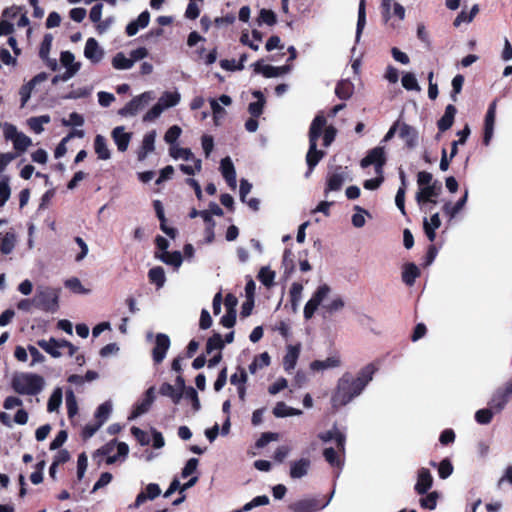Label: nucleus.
Listing matches in <instances>:
<instances>
[{"instance_id":"obj_18","label":"nucleus","mask_w":512,"mask_h":512,"mask_svg":"<svg viewBox=\"0 0 512 512\" xmlns=\"http://www.w3.org/2000/svg\"><path fill=\"white\" fill-rule=\"evenodd\" d=\"M254 70L266 78H273L287 74L291 70V67L289 65L275 67L272 65H262L261 62H256L254 64Z\"/></svg>"},{"instance_id":"obj_26","label":"nucleus","mask_w":512,"mask_h":512,"mask_svg":"<svg viewBox=\"0 0 512 512\" xmlns=\"http://www.w3.org/2000/svg\"><path fill=\"white\" fill-rule=\"evenodd\" d=\"M62 342L63 340H56L55 338H50L49 340H39L37 344L52 357L59 358L62 355V353L60 352V349L63 348Z\"/></svg>"},{"instance_id":"obj_45","label":"nucleus","mask_w":512,"mask_h":512,"mask_svg":"<svg viewBox=\"0 0 512 512\" xmlns=\"http://www.w3.org/2000/svg\"><path fill=\"white\" fill-rule=\"evenodd\" d=\"M366 25L365 0H360L358 8V20L356 27V42H359L363 29Z\"/></svg>"},{"instance_id":"obj_1","label":"nucleus","mask_w":512,"mask_h":512,"mask_svg":"<svg viewBox=\"0 0 512 512\" xmlns=\"http://www.w3.org/2000/svg\"><path fill=\"white\" fill-rule=\"evenodd\" d=\"M376 368L373 364H368L360 370L357 377L350 373H344L337 381L336 389L331 397V403L334 408H339L350 403L358 397L370 381Z\"/></svg>"},{"instance_id":"obj_50","label":"nucleus","mask_w":512,"mask_h":512,"mask_svg":"<svg viewBox=\"0 0 512 512\" xmlns=\"http://www.w3.org/2000/svg\"><path fill=\"white\" fill-rule=\"evenodd\" d=\"M457 135L460 137L458 141H453L451 145L450 159H453L458 153V145H463L470 135V128L465 125L463 130L459 131Z\"/></svg>"},{"instance_id":"obj_48","label":"nucleus","mask_w":512,"mask_h":512,"mask_svg":"<svg viewBox=\"0 0 512 512\" xmlns=\"http://www.w3.org/2000/svg\"><path fill=\"white\" fill-rule=\"evenodd\" d=\"M62 397H63L62 389L59 387L54 389V391L52 392V394L49 397V400L47 403V410L49 412L57 411L59 409V407L61 406Z\"/></svg>"},{"instance_id":"obj_24","label":"nucleus","mask_w":512,"mask_h":512,"mask_svg":"<svg viewBox=\"0 0 512 512\" xmlns=\"http://www.w3.org/2000/svg\"><path fill=\"white\" fill-rule=\"evenodd\" d=\"M131 133H127L124 131L123 126L115 127L112 131V138L118 148L119 151L124 152L127 150L130 140Z\"/></svg>"},{"instance_id":"obj_54","label":"nucleus","mask_w":512,"mask_h":512,"mask_svg":"<svg viewBox=\"0 0 512 512\" xmlns=\"http://www.w3.org/2000/svg\"><path fill=\"white\" fill-rule=\"evenodd\" d=\"M259 281L266 287H270L274 283L275 272L269 267H262L258 273Z\"/></svg>"},{"instance_id":"obj_16","label":"nucleus","mask_w":512,"mask_h":512,"mask_svg":"<svg viewBox=\"0 0 512 512\" xmlns=\"http://www.w3.org/2000/svg\"><path fill=\"white\" fill-rule=\"evenodd\" d=\"M84 56L93 64H98L104 57V50L94 38H88L84 47Z\"/></svg>"},{"instance_id":"obj_21","label":"nucleus","mask_w":512,"mask_h":512,"mask_svg":"<svg viewBox=\"0 0 512 512\" xmlns=\"http://www.w3.org/2000/svg\"><path fill=\"white\" fill-rule=\"evenodd\" d=\"M220 170L227 184L232 189H235L237 185L236 171L230 157H225L221 160Z\"/></svg>"},{"instance_id":"obj_35","label":"nucleus","mask_w":512,"mask_h":512,"mask_svg":"<svg viewBox=\"0 0 512 512\" xmlns=\"http://www.w3.org/2000/svg\"><path fill=\"white\" fill-rule=\"evenodd\" d=\"M162 396L169 397L174 404H178L183 398V391H179L175 386L169 383H163L159 388Z\"/></svg>"},{"instance_id":"obj_2","label":"nucleus","mask_w":512,"mask_h":512,"mask_svg":"<svg viewBox=\"0 0 512 512\" xmlns=\"http://www.w3.org/2000/svg\"><path fill=\"white\" fill-rule=\"evenodd\" d=\"M326 118L319 114L317 115L309 128V149L306 154V163L308 165V172L306 177L310 175L315 166L325 156V152L317 149V141L323 134V145L329 147L336 137V129L333 126H326Z\"/></svg>"},{"instance_id":"obj_27","label":"nucleus","mask_w":512,"mask_h":512,"mask_svg":"<svg viewBox=\"0 0 512 512\" xmlns=\"http://www.w3.org/2000/svg\"><path fill=\"white\" fill-rule=\"evenodd\" d=\"M150 21V14L148 11H143L136 20L131 21L126 27L128 36H134L140 29L148 26Z\"/></svg>"},{"instance_id":"obj_3","label":"nucleus","mask_w":512,"mask_h":512,"mask_svg":"<svg viewBox=\"0 0 512 512\" xmlns=\"http://www.w3.org/2000/svg\"><path fill=\"white\" fill-rule=\"evenodd\" d=\"M331 292L332 289L328 284H321L317 287L304 306L303 314L306 320L311 319L319 307H321L323 313L329 315L337 313L344 308L345 302L343 298L338 294L330 297Z\"/></svg>"},{"instance_id":"obj_22","label":"nucleus","mask_w":512,"mask_h":512,"mask_svg":"<svg viewBox=\"0 0 512 512\" xmlns=\"http://www.w3.org/2000/svg\"><path fill=\"white\" fill-rule=\"evenodd\" d=\"M154 391H155L154 387H150L146 391L145 398L135 406L129 419H135V418L141 416L142 414L146 413L150 409V407L155 399Z\"/></svg>"},{"instance_id":"obj_20","label":"nucleus","mask_w":512,"mask_h":512,"mask_svg":"<svg viewBox=\"0 0 512 512\" xmlns=\"http://www.w3.org/2000/svg\"><path fill=\"white\" fill-rule=\"evenodd\" d=\"M433 477L427 468H421L418 471L417 482L415 484V491L424 495L432 487Z\"/></svg>"},{"instance_id":"obj_17","label":"nucleus","mask_w":512,"mask_h":512,"mask_svg":"<svg viewBox=\"0 0 512 512\" xmlns=\"http://www.w3.org/2000/svg\"><path fill=\"white\" fill-rule=\"evenodd\" d=\"M318 437L324 443L335 440L336 448L342 453H345L346 436L343 432L338 430L336 426L331 430L320 433Z\"/></svg>"},{"instance_id":"obj_29","label":"nucleus","mask_w":512,"mask_h":512,"mask_svg":"<svg viewBox=\"0 0 512 512\" xmlns=\"http://www.w3.org/2000/svg\"><path fill=\"white\" fill-rule=\"evenodd\" d=\"M310 460L307 458H301L297 461H293L290 464V476L293 479H299L307 475L309 467H310Z\"/></svg>"},{"instance_id":"obj_7","label":"nucleus","mask_w":512,"mask_h":512,"mask_svg":"<svg viewBox=\"0 0 512 512\" xmlns=\"http://www.w3.org/2000/svg\"><path fill=\"white\" fill-rule=\"evenodd\" d=\"M3 134L6 140L13 142V147L19 152H24L32 144L31 139L24 133L18 131L13 124L5 123L3 126Z\"/></svg>"},{"instance_id":"obj_38","label":"nucleus","mask_w":512,"mask_h":512,"mask_svg":"<svg viewBox=\"0 0 512 512\" xmlns=\"http://www.w3.org/2000/svg\"><path fill=\"white\" fill-rule=\"evenodd\" d=\"M16 245V235L14 232H7L0 238V251L2 254H10Z\"/></svg>"},{"instance_id":"obj_60","label":"nucleus","mask_w":512,"mask_h":512,"mask_svg":"<svg viewBox=\"0 0 512 512\" xmlns=\"http://www.w3.org/2000/svg\"><path fill=\"white\" fill-rule=\"evenodd\" d=\"M263 23H265L269 26H272L276 23V15L272 10H268V9L260 10L258 24L261 25Z\"/></svg>"},{"instance_id":"obj_64","label":"nucleus","mask_w":512,"mask_h":512,"mask_svg":"<svg viewBox=\"0 0 512 512\" xmlns=\"http://www.w3.org/2000/svg\"><path fill=\"white\" fill-rule=\"evenodd\" d=\"M60 62L66 68H73L76 65H81L80 62L75 61V56L70 51H63L60 55Z\"/></svg>"},{"instance_id":"obj_6","label":"nucleus","mask_w":512,"mask_h":512,"mask_svg":"<svg viewBox=\"0 0 512 512\" xmlns=\"http://www.w3.org/2000/svg\"><path fill=\"white\" fill-rule=\"evenodd\" d=\"M155 98L153 91H146L142 94L135 96L123 108L118 111V114L123 117H133L141 112L153 99Z\"/></svg>"},{"instance_id":"obj_51","label":"nucleus","mask_w":512,"mask_h":512,"mask_svg":"<svg viewBox=\"0 0 512 512\" xmlns=\"http://www.w3.org/2000/svg\"><path fill=\"white\" fill-rule=\"evenodd\" d=\"M11 195V188L9 185V177L3 176L0 179V207L4 206L9 200Z\"/></svg>"},{"instance_id":"obj_23","label":"nucleus","mask_w":512,"mask_h":512,"mask_svg":"<svg viewBox=\"0 0 512 512\" xmlns=\"http://www.w3.org/2000/svg\"><path fill=\"white\" fill-rule=\"evenodd\" d=\"M300 350V344L287 346L286 354L283 359V367L285 371L290 372L295 368L300 355Z\"/></svg>"},{"instance_id":"obj_28","label":"nucleus","mask_w":512,"mask_h":512,"mask_svg":"<svg viewBox=\"0 0 512 512\" xmlns=\"http://www.w3.org/2000/svg\"><path fill=\"white\" fill-rule=\"evenodd\" d=\"M341 365L340 357L337 355L330 356L325 360H315L310 363V369L313 371H324L327 369L337 368Z\"/></svg>"},{"instance_id":"obj_11","label":"nucleus","mask_w":512,"mask_h":512,"mask_svg":"<svg viewBox=\"0 0 512 512\" xmlns=\"http://www.w3.org/2000/svg\"><path fill=\"white\" fill-rule=\"evenodd\" d=\"M442 191V185L439 181L435 180L431 185L419 188L416 193V201L422 206L426 203L436 204L435 197H438Z\"/></svg>"},{"instance_id":"obj_34","label":"nucleus","mask_w":512,"mask_h":512,"mask_svg":"<svg viewBox=\"0 0 512 512\" xmlns=\"http://www.w3.org/2000/svg\"><path fill=\"white\" fill-rule=\"evenodd\" d=\"M156 257L165 264L174 266L175 268H179L183 262L182 255L179 251H164L160 254H156Z\"/></svg>"},{"instance_id":"obj_12","label":"nucleus","mask_w":512,"mask_h":512,"mask_svg":"<svg viewBox=\"0 0 512 512\" xmlns=\"http://www.w3.org/2000/svg\"><path fill=\"white\" fill-rule=\"evenodd\" d=\"M209 103L211 106L214 123L219 125L226 115V111L223 106L231 105L232 99L228 95H221L219 99L211 98Z\"/></svg>"},{"instance_id":"obj_13","label":"nucleus","mask_w":512,"mask_h":512,"mask_svg":"<svg viewBox=\"0 0 512 512\" xmlns=\"http://www.w3.org/2000/svg\"><path fill=\"white\" fill-rule=\"evenodd\" d=\"M169 347V336L163 333H158L155 337V346L152 350V357L156 364H159L164 360Z\"/></svg>"},{"instance_id":"obj_39","label":"nucleus","mask_w":512,"mask_h":512,"mask_svg":"<svg viewBox=\"0 0 512 512\" xmlns=\"http://www.w3.org/2000/svg\"><path fill=\"white\" fill-rule=\"evenodd\" d=\"M340 454H343L338 449H334L332 447L326 448L323 451V456L325 460L333 467H337L341 469L343 465V460L341 459Z\"/></svg>"},{"instance_id":"obj_25","label":"nucleus","mask_w":512,"mask_h":512,"mask_svg":"<svg viewBox=\"0 0 512 512\" xmlns=\"http://www.w3.org/2000/svg\"><path fill=\"white\" fill-rule=\"evenodd\" d=\"M161 494V489L158 484L150 483L146 486L145 490L140 492L135 500L134 506L137 508L146 500H153Z\"/></svg>"},{"instance_id":"obj_15","label":"nucleus","mask_w":512,"mask_h":512,"mask_svg":"<svg viewBox=\"0 0 512 512\" xmlns=\"http://www.w3.org/2000/svg\"><path fill=\"white\" fill-rule=\"evenodd\" d=\"M495 118H496V101H493L488 107V110H487V113L485 116V121H484L483 143L486 146H488L490 144V141L493 137Z\"/></svg>"},{"instance_id":"obj_49","label":"nucleus","mask_w":512,"mask_h":512,"mask_svg":"<svg viewBox=\"0 0 512 512\" xmlns=\"http://www.w3.org/2000/svg\"><path fill=\"white\" fill-rule=\"evenodd\" d=\"M50 122V116L49 115H41L38 117H32L28 120L29 127L37 134H40L43 132L44 124H48Z\"/></svg>"},{"instance_id":"obj_30","label":"nucleus","mask_w":512,"mask_h":512,"mask_svg":"<svg viewBox=\"0 0 512 512\" xmlns=\"http://www.w3.org/2000/svg\"><path fill=\"white\" fill-rule=\"evenodd\" d=\"M456 112L457 110L454 105L449 104L446 106L444 115L439 119L437 123L439 132H444L452 127Z\"/></svg>"},{"instance_id":"obj_44","label":"nucleus","mask_w":512,"mask_h":512,"mask_svg":"<svg viewBox=\"0 0 512 512\" xmlns=\"http://www.w3.org/2000/svg\"><path fill=\"white\" fill-rule=\"evenodd\" d=\"M253 96L258 100L256 102L250 103L248 110L253 117H259L262 114L265 100L260 91H254Z\"/></svg>"},{"instance_id":"obj_56","label":"nucleus","mask_w":512,"mask_h":512,"mask_svg":"<svg viewBox=\"0 0 512 512\" xmlns=\"http://www.w3.org/2000/svg\"><path fill=\"white\" fill-rule=\"evenodd\" d=\"M402 86L406 89V90H414V91H420L421 88L418 84V81L415 77V75L413 73H405L402 77Z\"/></svg>"},{"instance_id":"obj_43","label":"nucleus","mask_w":512,"mask_h":512,"mask_svg":"<svg viewBox=\"0 0 512 512\" xmlns=\"http://www.w3.org/2000/svg\"><path fill=\"white\" fill-rule=\"evenodd\" d=\"M335 94L342 100L349 99L353 94V84L347 80L340 81L335 88Z\"/></svg>"},{"instance_id":"obj_19","label":"nucleus","mask_w":512,"mask_h":512,"mask_svg":"<svg viewBox=\"0 0 512 512\" xmlns=\"http://www.w3.org/2000/svg\"><path fill=\"white\" fill-rule=\"evenodd\" d=\"M398 135L402 140L405 141L406 145L409 148H414L418 143L417 130L414 127H412L406 123H401L400 121H399Z\"/></svg>"},{"instance_id":"obj_33","label":"nucleus","mask_w":512,"mask_h":512,"mask_svg":"<svg viewBox=\"0 0 512 512\" xmlns=\"http://www.w3.org/2000/svg\"><path fill=\"white\" fill-rule=\"evenodd\" d=\"M94 149L98 158L101 160H108L111 158V152L108 148L106 139L102 135H97L94 140Z\"/></svg>"},{"instance_id":"obj_58","label":"nucleus","mask_w":512,"mask_h":512,"mask_svg":"<svg viewBox=\"0 0 512 512\" xmlns=\"http://www.w3.org/2000/svg\"><path fill=\"white\" fill-rule=\"evenodd\" d=\"M65 287L78 294H88L89 290L84 288L80 280L76 277L69 278L65 281Z\"/></svg>"},{"instance_id":"obj_40","label":"nucleus","mask_w":512,"mask_h":512,"mask_svg":"<svg viewBox=\"0 0 512 512\" xmlns=\"http://www.w3.org/2000/svg\"><path fill=\"white\" fill-rule=\"evenodd\" d=\"M156 132L151 131L147 133L142 141L141 151L139 152V159H144L148 153L152 152L155 148Z\"/></svg>"},{"instance_id":"obj_14","label":"nucleus","mask_w":512,"mask_h":512,"mask_svg":"<svg viewBox=\"0 0 512 512\" xmlns=\"http://www.w3.org/2000/svg\"><path fill=\"white\" fill-rule=\"evenodd\" d=\"M328 505V502L320 504L315 498H305L292 503L289 509L293 512H316Z\"/></svg>"},{"instance_id":"obj_9","label":"nucleus","mask_w":512,"mask_h":512,"mask_svg":"<svg viewBox=\"0 0 512 512\" xmlns=\"http://www.w3.org/2000/svg\"><path fill=\"white\" fill-rule=\"evenodd\" d=\"M512 397V381L499 387L492 394L488 405L497 414L500 413Z\"/></svg>"},{"instance_id":"obj_46","label":"nucleus","mask_w":512,"mask_h":512,"mask_svg":"<svg viewBox=\"0 0 512 512\" xmlns=\"http://www.w3.org/2000/svg\"><path fill=\"white\" fill-rule=\"evenodd\" d=\"M112 66L117 70H128L133 67V60L127 58L124 53H117L112 59Z\"/></svg>"},{"instance_id":"obj_4","label":"nucleus","mask_w":512,"mask_h":512,"mask_svg":"<svg viewBox=\"0 0 512 512\" xmlns=\"http://www.w3.org/2000/svg\"><path fill=\"white\" fill-rule=\"evenodd\" d=\"M44 386V378L35 373H17L11 380L12 389L20 395L35 396L44 389Z\"/></svg>"},{"instance_id":"obj_31","label":"nucleus","mask_w":512,"mask_h":512,"mask_svg":"<svg viewBox=\"0 0 512 512\" xmlns=\"http://www.w3.org/2000/svg\"><path fill=\"white\" fill-rule=\"evenodd\" d=\"M468 199V191L466 190L463 197L459 199L454 205L451 202H446L443 205V212L453 219L465 206Z\"/></svg>"},{"instance_id":"obj_53","label":"nucleus","mask_w":512,"mask_h":512,"mask_svg":"<svg viewBox=\"0 0 512 512\" xmlns=\"http://www.w3.org/2000/svg\"><path fill=\"white\" fill-rule=\"evenodd\" d=\"M170 155L175 159H183L186 161H191L196 159L192 151L188 148H180V147H171Z\"/></svg>"},{"instance_id":"obj_32","label":"nucleus","mask_w":512,"mask_h":512,"mask_svg":"<svg viewBox=\"0 0 512 512\" xmlns=\"http://www.w3.org/2000/svg\"><path fill=\"white\" fill-rule=\"evenodd\" d=\"M304 287L299 282H293L290 287L289 295H290V303L293 312H297L299 305L302 300V293Z\"/></svg>"},{"instance_id":"obj_10","label":"nucleus","mask_w":512,"mask_h":512,"mask_svg":"<svg viewBox=\"0 0 512 512\" xmlns=\"http://www.w3.org/2000/svg\"><path fill=\"white\" fill-rule=\"evenodd\" d=\"M385 163V150L383 147L378 146L368 152V154L361 160L360 166L362 168H367L368 166L373 165L376 174H383V167Z\"/></svg>"},{"instance_id":"obj_63","label":"nucleus","mask_w":512,"mask_h":512,"mask_svg":"<svg viewBox=\"0 0 512 512\" xmlns=\"http://www.w3.org/2000/svg\"><path fill=\"white\" fill-rule=\"evenodd\" d=\"M453 473V465L449 459H443L438 465V474L442 479L448 478Z\"/></svg>"},{"instance_id":"obj_5","label":"nucleus","mask_w":512,"mask_h":512,"mask_svg":"<svg viewBox=\"0 0 512 512\" xmlns=\"http://www.w3.org/2000/svg\"><path fill=\"white\" fill-rule=\"evenodd\" d=\"M33 302L36 307L46 312L54 313L59 307V290L46 286H38Z\"/></svg>"},{"instance_id":"obj_52","label":"nucleus","mask_w":512,"mask_h":512,"mask_svg":"<svg viewBox=\"0 0 512 512\" xmlns=\"http://www.w3.org/2000/svg\"><path fill=\"white\" fill-rule=\"evenodd\" d=\"M224 347V341L221 334L214 333L207 341L206 351L212 353L214 350L220 351Z\"/></svg>"},{"instance_id":"obj_61","label":"nucleus","mask_w":512,"mask_h":512,"mask_svg":"<svg viewBox=\"0 0 512 512\" xmlns=\"http://www.w3.org/2000/svg\"><path fill=\"white\" fill-rule=\"evenodd\" d=\"M247 380H248L247 373H246L245 369L241 368V367H239L237 369V372L234 373L230 378L231 384H233L237 387L245 386V383L247 382Z\"/></svg>"},{"instance_id":"obj_41","label":"nucleus","mask_w":512,"mask_h":512,"mask_svg":"<svg viewBox=\"0 0 512 512\" xmlns=\"http://www.w3.org/2000/svg\"><path fill=\"white\" fill-rule=\"evenodd\" d=\"M111 411L112 403L110 401L102 403L95 412L96 422L102 426L108 420Z\"/></svg>"},{"instance_id":"obj_47","label":"nucleus","mask_w":512,"mask_h":512,"mask_svg":"<svg viewBox=\"0 0 512 512\" xmlns=\"http://www.w3.org/2000/svg\"><path fill=\"white\" fill-rule=\"evenodd\" d=\"M269 364L270 357L267 352H264L253 360V362L249 365L248 369L251 374H255L258 371V369L267 367Z\"/></svg>"},{"instance_id":"obj_62","label":"nucleus","mask_w":512,"mask_h":512,"mask_svg":"<svg viewBox=\"0 0 512 512\" xmlns=\"http://www.w3.org/2000/svg\"><path fill=\"white\" fill-rule=\"evenodd\" d=\"M183 397H185L191 401L194 411L200 410L201 404H200V400L198 397V393L193 387H188L187 389H185V393H184Z\"/></svg>"},{"instance_id":"obj_55","label":"nucleus","mask_w":512,"mask_h":512,"mask_svg":"<svg viewBox=\"0 0 512 512\" xmlns=\"http://www.w3.org/2000/svg\"><path fill=\"white\" fill-rule=\"evenodd\" d=\"M66 407L70 418L74 417L78 412L77 400L74 392L69 389L66 391Z\"/></svg>"},{"instance_id":"obj_37","label":"nucleus","mask_w":512,"mask_h":512,"mask_svg":"<svg viewBox=\"0 0 512 512\" xmlns=\"http://www.w3.org/2000/svg\"><path fill=\"white\" fill-rule=\"evenodd\" d=\"M419 275V268L413 263H408L404 266L402 280L406 285L412 286L415 283L416 278L419 277Z\"/></svg>"},{"instance_id":"obj_42","label":"nucleus","mask_w":512,"mask_h":512,"mask_svg":"<svg viewBox=\"0 0 512 512\" xmlns=\"http://www.w3.org/2000/svg\"><path fill=\"white\" fill-rule=\"evenodd\" d=\"M150 282L154 283L158 288L164 286L166 277L164 269L160 266L153 267L148 272Z\"/></svg>"},{"instance_id":"obj_8","label":"nucleus","mask_w":512,"mask_h":512,"mask_svg":"<svg viewBox=\"0 0 512 512\" xmlns=\"http://www.w3.org/2000/svg\"><path fill=\"white\" fill-rule=\"evenodd\" d=\"M347 180H349L347 167H336L333 171L328 172L324 189L325 195L327 196L330 192L341 190Z\"/></svg>"},{"instance_id":"obj_36","label":"nucleus","mask_w":512,"mask_h":512,"mask_svg":"<svg viewBox=\"0 0 512 512\" xmlns=\"http://www.w3.org/2000/svg\"><path fill=\"white\" fill-rule=\"evenodd\" d=\"M181 99L180 93L175 92H164L158 100V104L165 110L171 107L176 106Z\"/></svg>"},{"instance_id":"obj_59","label":"nucleus","mask_w":512,"mask_h":512,"mask_svg":"<svg viewBox=\"0 0 512 512\" xmlns=\"http://www.w3.org/2000/svg\"><path fill=\"white\" fill-rule=\"evenodd\" d=\"M438 493L431 492L420 499V506L425 509L433 510L437 505Z\"/></svg>"},{"instance_id":"obj_57","label":"nucleus","mask_w":512,"mask_h":512,"mask_svg":"<svg viewBox=\"0 0 512 512\" xmlns=\"http://www.w3.org/2000/svg\"><path fill=\"white\" fill-rule=\"evenodd\" d=\"M496 414L490 407L480 409L475 413V420L482 425L489 424Z\"/></svg>"}]
</instances>
